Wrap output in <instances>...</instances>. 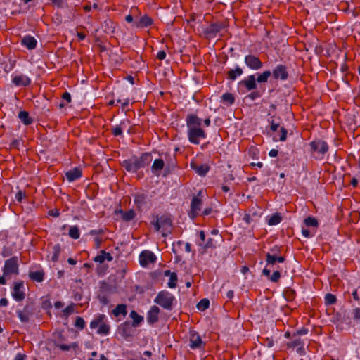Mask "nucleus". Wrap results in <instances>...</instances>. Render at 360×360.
Instances as JSON below:
<instances>
[{"label": "nucleus", "instance_id": "obj_1", "mask_svg": "<svg viewBox=\"0 0 360 360\" xmlns=\"http://www.w3.org/2000/svg\"><path fill=\"white\" fill-rule=\"evenodd\" d=\"M186 122L188 127V138L191 143L198 145L201 139L206 138V132L200 127L202 120L196 115H187Z\"/></svg>", "mask_w": 360, "mask_h": 360}, {"label": "nucleus", "instance_id": "obj_2", "mask_svg": "<svg viewBox=\"0 0 360 360\" xmlns=\"http://www.w3.org/2000/svg\"><path fill=\"white\" fill-rule=\"evenodd\" d=\"M152 160L150 153H143L140 157L133 156L124 160L122 166L129 172H136L139 169L148 166Z\"/></svg>", "mask_w": 360, "mask_h": 360}, {"label": "nucleus", "instance_id": "obj_3", "mask_svg": "<svg viewBox=\"0 0 360 360\" xmlns=\"http://www.w3.org/2000/svg\"><path fill=\"white\" fill-rule=\"evenodd\" d=\"M152 224L155 226L157 231L162 229V235L163 237H166L169 233H171L172 220L169 214L155 216Z\"/></svg>", "mask_w": 360, "mask_h": 360}, {"label": "nucleus", "instance_id": "obj_4", "mask_svg": "<svg viewBox=\"0 0 360 360\" xmlns=\"http://www.w3.org/2000/svg\"><path fill=\"white\" fill-rule=\"evenodd\" d=\"M174 300L175 297L172 293L162 290L158 293L154 301L164 309L172 310Z\"/></svg>", "mask_w": 360, "mask_h": 360}, {"label": "nucleus", "instance_id": "obj_5", "mask_svg": "<svg viewBox=\"0 0 360 360\" xmlns=\"http://www.w3.org/2000/svg\"><path fill=\"white\" fill-rule=\"evenodd\" d=\"M311 153H317L316 159H322L328 153L329 146L328 143L321 139H316L309 143Z\"/></svg>", "mask_w": 360, "mask_h": 360}, {"label": "nucleus", "instance_id": "obj_6", "mask_svg": "<svg viewBox=\"0 0 360 360\" xmlns=\"http://www.w3.org/2000/svg\"><path fill=\"white\" fill-rule=\"evenodd\" d=\"M3 274L4 276L19 274V262L18 258L16 256L12 257L5 261L4 266L3 268Z\"/></svg>", "mask_w": 360, "mask_h": 360}, {"label": "nucleus", "instance_id": "obj_7", "mask_svg": "<svg viewBox=\"0 0 360 360\" xmlns=\"http://www.w3.org/2000/svg\"><path fill=\"white\" fill-rule=\"evenodd\" d=\"M202 205V193L200 191L196 195L192 198L191 203V212L189 215L191 218H195L199 214Z\"/></svg>", "mask_w": 360, "mask_h": 360}, {"label": "nucleus", "instance_id": "obj_8", "mask_svg": "<svg viewBox=\"0 0 360 360\" xmlns=\"http://www.w3.org/2000/svg\"><path fill=\"white\" fill-rule=\"evenodd\" d=\"M244 62L249 68L253 70H258L263 67V63L260 59L252 54L245 56Z\"/></svg>", "mask_w": 360, "mask_h": 360}, {"label": "nucleus", "instance_id": "obj_9", "mask_svg": "<svg viewBox=\"0 0 360 360\" xmlns=\"http://www.w3.org/2000/svg\"><path fill=\"white\" fill-rule=\"evenodd\" d=\"M272 75L275 79H280L283 81L287 80L289 77L287 67L282 64L276 66L272 72Z\"/></svg>", "mask_w": 360, "mask_h": 360}, {"label": "nucleus", "instance_id": "obj_10", "mask_svg": "<svg viewBox=\"0 0 360 360\" xmlns=\"http://www.w3.org/2000/svg\"><path fill=\"white\" fill-rule=\"evenodd\" d=\"M24 283L22 281L15 282L13 284V290L12 296L17 302L22 301L25 297V293L22 290L23 288Z\"/></svg>", "mask_w": 360, "mask_h": 360}, {"label": "nucleus", "instance_id": "obj_11", "mask_svg": "<svg viewBox=\"0 0 360 360\" xmlns=\"http://www.w3.org/2000/svg\"><path fill=\"white\" fill-rule=\"evenodd\" d=\"M155 255L148 250L141 252L139 255V262L142 266H146L149 263L155 262Z\"/></svg>", "mask_w": 360, "mask_h": 360}, {"label": "nucleus", "instance_id": "obj_12", "mask_svg": "<svg viewBox=\"0 0 360 360\" xmlns=\"http://www.w3.org/2000/svg\"><path fill=\"white\" fill-rule=\"evenodd\" d=\"M189 346L191 349H201L203 345V342L199 335V334L195 331L190 332V338H189Z\"/></svg>", "mask_w": 360, "mask_h": 360}, {"label": "nucleus", "instance_id": "obj_13", "mask_svg": "<svg viewBox=\"0 0 360 360\" xmlns=\"http://www.w3.org/2000/svg\"><path fill=\"white\" fill-rule=\"evenodd\" d=\"M239 87H245L248 91H252L257 89L256 79L254 75H249L246 79L238 82Z\"/></svg>", "mask_w": 360, "mask_h": 360}, {"label": "nucleus", "instance_id": "obj_14", "mask_svg": "<svg viewBox=\"0 0 360 360\" xmlns=\"http://www.w3.org/2000/svg\"><path fill=\"white\" fill-rule=\"evenodd\" d=\"M222 28L223 25L221 24L218 22L212 23L204 30V33L209 37H215Z\"/></svg>", "mask_w": 360, "mask_h": 360}, {"label": "nucleus", "instance_id": "obj_15", "mask_svg": "<svg viewBox=\"0 0 360 360\" xmlns=\"http://www.w3.org/2000/svg\"><path fill=\"white\" fill-rule=\"evenodd\" d=\"M285 259L284 257L278 255V254H271V252L266 254V266H273L276 262L283 263Z\"/></svg>", "mask_w": 360, "mask_h": 360}, {"label": "nucleus", "instance_id": "obj_16", "mask_svg": "<svg viewBox=\"0 0 360 360\" xmlns=\"http://www.w3.org/2000/svg\"><path fill=\"white\" fill-rule=\"evenodd\" d=\"M153 24V20L148 15H143L134 21V25L137 28H143Z\"/></svg>", "mask_w": 360, "mask_h": 360}, {"label": "nucleus", "instance_id": "obj_17", "mask_svg": "<svg viewBox=\"0 0 360 360\" xmlns=\"http://www.w3.org/2000/svg\"><path fill=\"white\" fill-rule=\"evenodd\" d=\"M13 83L18 86H27L31 83L30 79L25 75H17L13 78Z\"/></svg>", "mask_w": 360, "mask_h": 360}, {"label": "nucleus", "instance_id": "obj_18", "mask_svg": "<svg viewBox=\"0 0 360 360\" xmlns=\"http://www.w3.org/2000/svg\"><path fill=\"white\" fill-rule=\"evenodd\" d=\"M134 203L139 210H142L147 205V195L136 193L134 195Z\"/></svg>", "mask_w": 360, "mask_h": 360}, {"label": "nucleus", "instance_id": "obj_19", "mask_svg": "<svg viewBox=\"0 0 360 360\" xmlns=\"http://www.w3.org/2000/svg\"><path fill=\"white\" fill-rule=\"evenodd\" d=\"M160 309L157 306H153L147 315V321L149 323H154L158 321Z\"/></svg>", "mask_w": 360, "mask_h": 360}, {"label": "nucleus", "instance_id": "obj_20", "mask_svg": "<svg viewBox=\"0 0 360 360\" xmlns=\"http://www.w3.org/2000/svg\"><path fill=\"white\" fill-rule=\"evenodd\" d=\"M21 44L28 49H34L37 46V40L34 37L27 35L24 37L21 40Z\"/></svg>", "mask_w": 360, "mask_h": 360}, {"label": "nucleus", "instance_id": "obj_21", "mask_svg": "<svg viewBox=\"0 0 360 360\" xmlns=\"http://www.w3.org/2000/svg\"><path fill=\"white\" fill-rule=\"evenodd\" d=\"M65 176L70 182L74 181L82 176V171L79 168L75 167L72 170L68 171L65 173Z\"/></svg>", "mask_w": 360, "mask_h": 360}, {"label": "nucleus", "instance_id": "obj_22", "mask_svg": "<svg viewBox=\"0 0 360 360\" xmlns=\"http://www.w3.org/2000/svg\"><path fill=\"white\" fill-rule=\"evenodd\" d=\"M44 270H39L36 271H30L28 276L32 281L41 283L44 279Z\"/></svg>", "mask_w": 360, "mask_h": 360}, {"label": "nucleus", "instance_id": "obj_23", "mask_svg": "<svg viewBox=\"0 0 360 360\" xmlns=\"http://www.w3.org/2000/svg\"><path fill=\"white\" fill-rule=\"evenodd\" d=\"M191 166L197 174L202 176H205L210 169V167L207 165H198L195 163L191 162Z\"/></svg>", "mask_w": 360, "mask_h": 360}, {"label": "nucleus", "instance_id": "obj_24", "mask_svg": "<svg viewBox=\"0 0 360 360\" xmlns=\"http://www.w3.org/2000/svg\"><path fill=\"white\" fill-rule=\"evenodd\" d=\"M116 25L111 20H105L102 24V28L104 32L108 34H111L115 32Z\"/></svg>", "mask_w": 360, "mask_h": 360}, {"label": "nucleus", "instance_id": "obj_25", "mask_svg": "<svg viewBox=\"0 0 360 360\" xmlns=\"http://www.w3.org/2000/svg\"><path fill=\"white\" fill-rule=\"evenodd\" d=\"M264 275L269 277V279L272 282H278L281 278V273L278 270L274 271V273L271 275V270L264 268L262 271Z\"/></svg>", "mask_w": 360, "mask_h": 360}, {"label": "nucleus", "instance_id": "obj_26", "mask_svg": "<svg viewBox=\"0 0 360 360\" xmlns=\"http://www.w3.org/2000/svg\"><path fill=\"white\" fill-rule=\"evenodd\" d=\"M217 240L212 238H209L205 243H199V245L201 246L205 252L209 250H214L217 247Z\"/></svg>", "mask_w": 360, "mask_h": 360}, {"label": "nucleus", "instance_id": "obj_27", "mask_svg": "<svg viewBox=\"0 0 360 360\" xmlns=\"http://www.w3.org/2000/svg\"><path fill=\"white\" fill-rule=\"evenodd\" d=\"M116 213L120 214L122 219L125 221H129L132 220L136 216V213L133 210H129L127 212H124L122 210H120L116 211Z\"/></svg>", "mask_w": 360, "mask_h": 360}, {"label": "nucleus", "instance_id": "obj_28", "mask_svg": "<svg viewBox=\"0 0 360 360\" xmlns=\"http://www.w3.org/2000/svg\"><path fill=\"white\" fill-rule=\"evenodd\" d=\"M243 73L242 68L236 66L235 69H231L227 72V78L229 80H235L238 76H240Z\"/></svg>", "mask_w": 360, "mask_h": 360}, {"label": "nucleus", "instance_id": "obj_29", "mask_svg": "<svg viewBox=\"0 0 360 360\" xmlns=\"http://www.w3.org/2000/svg\"><path fill=\"white\" fill-rule=\"evenodd\" d=\"M112 314L115 316H119L120 315L125 316L127 314L126 304H118L113 309Z\"/></svg>", "mask_w": 360, "mask_h": 360}, {"label": "nucleus", "instance_id": "obj_30", "mask_svg": "<svg viewBox=\"0 0 360 360\" xmlns=\"http://www.w3.org/2000/svg\"><path fill=\"white\" fill-rule=\"evenodd\" d=\"M18 117L21 120V122L25 125H29L32 122V119L30 118L29 112L27 111H20L18 113Z\"/></svg>", "mask_w": 360, "mask_h": 360}, {"label": "nucleus", "instance_id": "obj_31", "mask_svg": "<svg viewBox=\"0 0 360 360\" xmlns=\"http://www.w3.org/2000/svg\"><path fill=\"white\" fill-rule=\"evenodd\" d=\"M120 333L124 338L131 336L130 324L129 323H124L120 326Z\"/></svg>", "mask_w": 360, "mask_h": 360}, {"label": "nucleus", "instance_id": "obj_32", "mask_svg": "<svg viewBox=\"0 0 360 360\" xmlns=\"http://www.w3.org/2000/svg\"><path fill=\"white\" fill-rule=\"evenodd\" d=\"M282 221V217L278 213H276L267 219V223L269 226L277 225Z\"/></svg>", "mask_w": 360, "mask_h": 360}, {"label": "nucleus", "instance_id": "obj_33", "mask_svg": "<svg viewBox=\"0 0 360 360\" xmlns=\"http://www.w3.org/2000/svg\"><path fill=\"white\" fill-rule=\"evenodd\" d=\"M130 317L133 319L132 326L134 327L138 326L143 321V317L134 310L131 311Z\"/></svg>", "mask_w": 360, "mask_h": 360}, {"label": "nucleus", "instance_id": "obj_34", "mask_svg": "<svg viewBox=\"0 0 360 360\" xmlns=\"http://www.w3.org/2000/svg\"><path fill=\"white\" fill-rule=\"evenodd\" d=\"M105 316L104 314H99L97 316L94 320L90 323V327L91 328H96L99 327V326L103 323L105 320Z\"/></svg>", "mask_w": 360, "mask_h": 360}, {"label": "nucleus", "instance_id": "obj_35", "mask_svg": "<svg viewBox=\"0 0 360 360\" xmlns=\"http://www.w3.org/2000/svg\"><path fill=\"white\" fill-rule=\"evenodd\" d=\"M17 314L20 320L23 323H27L30 319V314L27 310V308H24L22 311L18 310L17 311Z\"/></svg>", "mask_w": 360, "mask_h": 360}, {"label": "nucleus", "instance_id": "obj_36", "mask_svg": "<svg viewBox=\"0 0 360 360\" xmlns=\"http://www.w3.org/2000/svg\"><path fill=\"white\" fill-rule=\"evenodd\" d=\"M164 165L165 162L162 159H155L152 165V171L154 173L160 171L163 169Z\"/></svg>", "mask_w": 360, "mask_h": 360}, {"label": "nucleus", "instance_id": "obj_37", "mask_svg": "<svg viewBox=\"0 0 360 360\" xmlns=\"http://www.w3.org/2000/svg\"><path fill=\"white\" fill-rule=\"evenodd\" d=\"M304 223L307 227H313L316 229L319 226V222L317 219L312 217H308L304 219Z\"/></svg>", "mask_w": 360, "mask_h": 360}, {"label": "nucleus", "instance_id": "obj_38", "mask_svg": "<svg viewBox=\"0 0 360 360\" xmlns=\"http://www.w3.org/2000/svg\"><path fill=\"white\" fill-rule=\"evenodd\" d=\"M271 75V72L270 70H266L257 76L256 81L259 83H265L268 81V79Z\"/></svg>", "mask_w": 360, "mask_h": 360}, {"label": "nucleus", "instance_id": "obj_39", "mask_svg": "<svg viewBox=\"0 0 360 360\" xmlns=\"http://www.w3.org/2000/svg\"><path fill=\"white\" fill-rule=\"evenodd\" d=\"M221 100L227 105H232L235 101V98L232 94L225 93L222 95Z\"/></svg>", "mask_w": 360, "mask_h": 360}, {"label": "nucleus", "instance_id": "obj_40", "mask_svg": "<svg viewBox=\"0 0 360 360\" xmlns=\"http://www.w3.org/2000/svg\"><path fill=\"white\" fill-rule=\"evenodd\" d=\"M287 345L288 347H297V349L300 350L303 347V342L300 338H295L291 342H288Z\"/></svg>", "mask_w": 360, "mask_h": 360}, {"label": "nucleus", "instance_id": "obj_41", "mask_svg": "<svg viewBox=\"0 0 360 360\" xmlns=\"http://www.w3.org/2000/svg\"><path fill=\"white\" fill-rule=\"evenodd\" d=\"M110 332V326L106 324L104 321L99 326L97 333L100 335H108Z\"/></svg>", "mask_w": 360, "mask_h": 360}, {"label": "nucleus", "instance_id": "obj_42", "mask_svg": "<svg viewBox=\"0 0 360 360\" xmlns=\"http://www.w3.org/2000/svg\"><path fill=\"white\" fill-rule=\"evenodd\" d=\"M53 255L51 257V260L53 262H56L59 257V255L61 252L60 245L59 244H56L53 246Z\"/></svg>", "mask_w": 360, "mask_h": 360}, {"label": "nucleus", "instance_id": "obj_43", "mask_svg": "<svg viewBox=\"0 0 360 360\" xmlns=\"http://www.w3.org/2000/svg\"><path fill=\"white\" fill-rule=\"evenodd\" d=\"M69 236L73 239H78L80 236L79 228L77 226H71L69 229Z\"/></svg>", "mask_w": 360, "mask_h": 360}, {"label": "nucleus", "instance_id": "obj_44", "mask_svg": "<svg viewBox=\"0 0 360 360\" xmlns=\"http://www.w3.org/2000/svg\"><path fill=\"white\" fill-rule=\"evenodd\" d=\"M210 306V301L208 299H202L197 304V308L200 311H205L208 309Z\"/></svg>", "mask_w": 360, "mask_h": 360}, {"label": "nucleus", "instance_id": "obj_45", "mask_svg": "<svg viewBox=\"0 0 360 360\" xmlns=\"http://www.w3.org/2000/svg\"><path fill=\"white\" fill-rule=\"evenodd\" d=\"M176 283H177V275L176 273L172 272L169 276L168 287L170 288H174L176 286Z\"/></svg>", "mask_w": 360, "mask_h": 360}, {"label": "nucleus", "instance_id": "obj_46", "mask_svg": "<svg viewBox=\"0 0 360 360\" xmlns=\"http://www.w3.org/2000/svg\"><path fill=\"white\" fill-rule=\"evenodd\" d=\"M124 122H122L120 125H117L111 129L112 134L115 136H118L122 134V126Z\"/></svg>", "mask_w": 360, "mask_h": 360}, {"label": "nucleus", "instance_id": "obj_47", "mask_svg": "<svg viewBox=\"0 0 360 360\" xmlns=\"http://www.w3.org/2000/svg\"><path fill=\"white\" fill-rule=\"evenodd\" d=\"M336 297L330 293H327L325 296V302L326 304H333L336 302Z\"/></svg>", "mask_w": 360, "mask_h": 360}, {"label": "nucleus", "instance_id": "obj_48", "mask_svg": "<svg viewBox=\"0 0 360 360\" xmlns=\"http://www.w3.org/2000/svg\"><path fill=\"white\" fill-rule=\"evenodd\" d=\"M75 326L79 329L82 330L85 326V321L84 319L80 316H77L75 320Z\"/></svg>", "mask_w": 360, "mask_h": 360}, {"label": "nucleus", "instance_id": "obj_49", "mask_svg": "<svg viewBox=\"0 0 360 360\" xmlns=\"http://www.w3.org/2000/svg\"><path fill=\"white\" fill-rule=\"evenodd\" d=\"M281 136L278 139H276V137H274V139L275 141H284L286 140V137H287V130L284 128V127H281Z\"/></svg>", "mask_w": 360, "mask_h": 360}, {"label": "nucleus", "instance_id": "obj_50", "mask_svg": "<svg viewBox=\"0 0 360 360\" xmlns=\"http://www.w3.org/2000/svg\"><path fill=\"white\" fill-rule=\"evenodd\" d=\"M12 250L8 247H4L1 251V255L4 257H9L12 255Z\"/></svg>", "mask_w": 360, "mask_h": 360}, {"label": "nucleus", "instance_id": "obj_51", "mask_svg": "<svg viewBox=\"0 0 360 360\" xmlns=\"http://www.w3.org/2000/svg\"><path fill=\"white\" fill-rule=\"evenodd\" d=\"M269 122L271 123L270 129L272 131H277L280 125L279 123H275L273 117H271V120H269Z\"/></svg>", "mask_w": 360, "mask_h": 360}, {"label": "nucleus", "instance_id": "obj_52", "mask_svg": "<svg viewBox=\"0 0 360 360\" xmlns=\"http://www.w3.org/2000/svg\"><path fill=\"white\" fill-rule=\"evenodd\" d=\"M302 235L305 237V238H310V237H312L314 236V232H311V231H309V229H304V228H302Z\"/></svg>", "mask_w": 360, "mask_h": 360}, {"label": "nucleus", "instance_id": "obj_53", "mask_svg": "<svg viewBox=\"0 0 360 360\" xmlns=\"http://www.w3.org/2000/svg\"><path fill=\"white\" fill-rule=\"evenodd\" d=\"M25 196V193H23L22 191H19L15 194V199L17 201L21 202Z\"/></svg>", "mask_w": 360, "mask_h": 360}, {"label": "nucleus", "instance_id": "obj_54", "mask_svg": "<svg viewBox=\"0 0 360 360\" xmlns=\"http://www.w3.org/2000/svg\"><path fill=\"white\" fill-rule=\"evenodd\" d=\"M94 260L96 262L103 263L105 261L104 255L101 252L94 257Z\"/></svg>", "mask_w": 360, "mask_h": 360}, {"label": "nucleus", "instance_id": "obj_55", "mask_svg": "<svg viewBox=\"0 0 360 360\" xmlns=\"http://www.w3.org/2000/svg\"><path fill=\"white\" fill-rule=\"evenodd\" d=\"M247 97L250 98L251 100H255L260 97V94L258 91H252L248 95Z\"/></svg>", "mask_w": 360, "mask_h": 360}, {"label": "nucleus", "instance_id": "obj_56", "mask_svg": "<svg viewBox=\"0 0 360 360\" xmlns=\"http://www.w3.org/2000/svg\"><path fill=\"white\" fill-rule=\"evenodd\" d=\"M354 319L360 321V308H356L353 311Z\"/></svg>", "mask_w": 360, "mask_h": 360}, {"label": "nucleus", "instance_id": "obj_57", "mask_svg": "<svg viewBox=\"0 0 360 360\" xmlns=\"http://www.w3.org/2000/svg\"><path fill=\"white\" fill-rule=\"evenodd\" d=\"M99 301L104 305H106L109 303V300L105 295H99L98 296Z\"/></svg>", "mask_w": 360, "mask_h": 360}, {"label": "nucleus", "instance_id": "obj_58", "mask_svg": "<svg viewBox=\"0 0 360 360\" xmlns=\"http://www.w3.org/2000/svg\"><path fill=\"white\" fill-rule=\"evenodd\" d=\"M101 253L104 255L105 260L110 262L113 259L112 256L109 252H106L105 250H101Z\"/></svg>", "mask_w": 360, "mask_h": 360}, {"label": "nucleus", "instance_id": "obj_59", "mask_svg": "<svg viewBox=\"0 0 360 360\" xmlns=\"http://www.w3.org/2000/svg\"><path fill=\"white\" fill-rule=\"evenodd\" d=\"M166 58V53L165 51L162 50V51H160L158 54H157V58L160 60H164L165 58Z\"/></svg>", "mask_w": 360, "mask_h": 360}, {"label": "nucleus", "instance_id": "obj_60", "mask_svg": "<svg viewBox=\"0 0 360 360\" xmlns=\"http://www.w3.org/2000/svg\"><path fill=\"white\" fill-rule=\"evenodd\" d=\"M62 98L63 100H65L68 103H70V101H71V96H70V93H68L67 91L63 93V94L62 95Z\"/></svg>", "mask_w": 360, "mask_h": 360}, {"label": "nucleus", "instance_id": "obj_61", "mask_svg": "<svg viewBox=\"0 0 360 360\" xmlns=\"http://www.w3.org/2000/svg\"><path fill=\"white\" fill-rule=\"evenodd\" d=\"M74 311V308L72 305H70V306H68L64 310H63V312L65 313V314L66 315H69L70 314H72Z\"/></svg>", "mask_w": 360, "mask_h": 360}, {"label": "nucleus", "instance_id": "obj_62", "mask_svg": "<svg viewBox=\"0 0 360 360\" xmlns=\"http://www.w3.org/2000/svg\"><path fill=\"white\" fill-rule=\"evenodd\" d=\"M49 214L54 217H57L60 215L59 210L57 209L51 210L49 212Z\"/></svg>", "mask_w": 360, "mask_h": 360}, {"label": "nucleus", "instance_id": "obj_63", "mask_svg": "<svg viewBox=\"0 0 360 360\" xmlns=\"http://www.w3.org/2000/svg\"><path fill=\"white\" fill-rule=\"evenodd\" d=\"M94 242H95V247L96 249H98L100 247H101V243H102V239L99 237H96L94 238Z\"/></svg>", "mask_w": 360, "mask_h": 360}, {"label": "nucleus", "instance_id": "obj_64", "mask_svg": "<svg viewBox=\"0 0 360 360\" xmlns=\"http://www.w3.org/2000/svg\"><path fill=\"white\" fill-rule=\"evenodd\" d=\"M199 236H200V240H201V242H200V243H205V241H206V240H205L206 236H205V231H200L199 232Z\"/></svg>", "mask_w": 360, "mask_h": 360}]
</instances>
